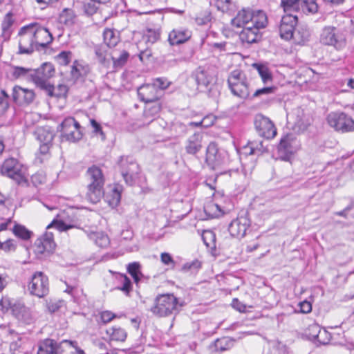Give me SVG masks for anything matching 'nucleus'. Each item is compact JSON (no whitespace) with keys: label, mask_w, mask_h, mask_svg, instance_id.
I'll return each mask as SVG.
<instances>
[{"label":"nucleus","mask_w":354,"mask_h":354,"mask_svg":"<svg viewBox=\"0 0 354 354\" xmlns=\"http://www.w3.org/2000/svg\"><path fill=\"white\" fill-rule=\"evenodd\" d=\"M35 97V93L31 89L24 88L19 86L12 88V100L17 105L27 106L33 102Z\"/></svg>","instance_id":"18"},{"label":"nucleus","mask_w":354,"mask_h":354,"mask_svg":"<svg viewBox=\"0 0 354 354\" xmlns=\"http://www.w3.org/2000/svg\"><path fill=\"white\" fill-rule=\"evenodd\" d=\"M36 139L39 142V152L41 155L48 156L53 146L55 133L50 127H38L34 131Z\"/></svg>","instance_id":"8"},{"label":"nucleus","mask_w":354,"mask_h":354,"mask_svg":"<svg viewBox=\"0 0 354 354\" xmlns=\"http://www.w3.org/2000/svg\"><path fill=\"white\" fill-rule=\"evenodd\" d=\"M17 248V241L14 239H8L6 241L1 243L0 249L3 250L6 252H13Z\"/></svg>","instance_id":"54"},{"label":"nucleus","mask_w":354,"mask_h":354,"mask_svg":"<svg viewBox=\"0 0 354 354\" xmlns=\"http://www.w3.org/2000/svg\"><path fill=\"white\" fill-rule=\"evenodd\" d=\"M76 21L77 15L75 11L70 8H64L59 16V23L67 26H72Z\"/></svg>","instance_id":"31"},{"label":"nucleus","mask_w":354,"mask_h":354,"mask_svg":"<svg viewBox=\"0 0 354 354\" xmlns=\"http://www.w3.org/2000/svg\"><path fill=\"white\" fill-rule=\"evenodd\" d=\"M30 24L22 26L17 34L19 55H31L37 47Z\"/></svg>","instance_id":"6"},{"label":"nucleus","mask_w":354,"mask_h":354,"mask_svg":"<svg viewBox=\"0 0 354 354\" xmlns=\"http://www.w3.org/2000/svg\"><path fill=\"white\" fill-rule=\"evenodd\" d=\"M321 328L317 324H312L309 326L308 328L307 335L312 340H316L317 336H319L318 333L320 332Z\"/></svg>","instance_id":"64"},{"label":"nucleus","mask_w":354,"mask_h":354,"mask_svg":"<svg viewBox=\"0 0 354 354\" xmlns=\"http://www.w3.org/2000/svg\"><path fill=\"white\" fill-rule=\"evenodd\" d=\"M202 239L205 245L210 248H216V235L211 230H205L202 234Z\"/></svg>","instance_id":"46"},{"label":"nucleus","mask_w":354,"mask_h":354,"mask_svg":"<svg viewBox=\"0 0 354 354\" xmlns=\"http://www.w3.org/2000/svg\"><path fill=\"white\" fill-rule=\"evenodd\" d=\"M55 68L50 63H44L37 70H32L30 74L32 80L39 88L44 90L47 94L52 97L55 89L49 80L54 76Z\"/></svg>","instance_id":"3"},{"label":"nucleus","mask_w":354,"mask_h":354,"mask_svg":"<svg viewBox=\"0 0 354 354\" xmlns=\"http://www.w3.org/2000/svg\"><path fill=\"white\" fill-rule=\"evenodd\" d=\"M9 95L5 90L1 91L0 94V116L3 115L9 107Z\"/></svg>","instance_id":"50"},{"label":"nucleus","mask_w":354,"mask_h":354,"mask_svg":"<svg viewBox=\"0 0 354 354\" xmlns=\"http://www.w3.org/2000/svg\"><path fill=\"white\" fill-rule=\"evenodd\" d=\"M195 77L197 84L203 86H207L214 80L212 73L201 66L196 69Z\"/></svg>","instance_id":"27"},{"label":"nucleus","mask_w":354,"mask_h":354,"mask_svg":"<svg viewBox=\"0 0 354 354\" xmlns=\"http://www.w3.org/2000/svg\"><path fill=\"white\" fill-rule=\"evenodd\" d=\"M115 53L111 55V59L113 60V67L115 68L122 67L127 62L129 57V54L127 51L122 50L118 57H116Z\"/></svg>","instance_id":"40"},{"label":"nucleus","mask_w":354,"mask_h":354,"mask_svg":"<svg viewBox=\"0 0 354 354\" xmlns=\"http://www.w3.org/2000/svg\"><path fill=\"white\" fill-rule=\"evenodd\" d=\"M275 90H276V88L274 86H268V87H264L262 88L257 89L253 93L252 98L259 97V96L263 95H269V94L274 93Z\"/></svg>","instance_id":"61"},{"label":"nucleus","mask_w":354,"mask_h":354,"mask_svg":"<svg viewBox=\"0 0 354 354\" xmlns=\"http://www.w3.org/2000/svg\"><path fill=\"white\" fill-rule=\"evenodd\" d=\"M17 302L8 297H3L0 301V305L3 310L8 311L10 310L12 312L13 306Z\"/></svg>","instance_id":"55"},{"label":"nucleus","mask_w":354,"mask_h":354,"mask_svg":"<svg viewBox=\"0 0 354 354\" xmlns=\"http://www.w3.org/2000/svg\"><path fill=\"white\" fill-rule=\"evenodd\" d=\"M12 16V13L8 12L4 17L3 20L1 23V28L3 32H8L10 27L12 26L13 19Z\"/></svg>","instance_id":"58"},{"label":"nucleus","mask_w":354,"mask_h":354,"mask_svg":"<svg viewBox=\"0 0 354 354\" xmlns=\"http://www.w3.org/2000/svg\"><path fill=\"white\" fill-rule=\"evenodd\" d=\"M245 149H249V151L245 152L246 156L261 154L265 151L262 142H249L245 146Z\"/></svg>","instance_id":"41"},{"label":"nucleus","mask_w":354,"mask_h":354,"mask_svg":"<svg viewBox=\"0 0 354 354\" xmlns=\"http://www.w3.org/2000/svg\"><path fill=\"white\" fill-rule=\"evenodd\" d=\"M191 35V32L187 29H176L169 33V41L171 45H178L187 41Z\"/></svg>","instance_id":"26"},{"label":"nucleus","mask_w":354,"mask_h":354,"mask_svg":"<svg viewBox=\"0 0 354 354\" xmlns=\"http://www.w3.org/2000/svg\"><path fill=\"white\" fill-rule=\"evenodd\" d=\"M50 227H55L59 231H67L69 229L73 228L75 226L73 225L67 224L63 221L54 220L50 224L48 225V228Z\"/></svg>","instance_id":"52"},{"label":"nucleus","mask_w":354,"mask_h":354,"mask_svg":"<svg viewBox=\"0 0 354 354\" xmlns=\"http://www.w3.org/2000/svg\"><path fill=\"white\" fill-rule=\"evenodd\" d=\"M310 124V121L309 118L306 116L303 115L301 117L298 116V118L297 119L296 122H295L294 125V130L297 131L298 132H304L306 131L308 127Z\"/></svg>","instance_id":"45"},{"label":"nucleus","mask_w":354,"mask_h":354,"mask_svg":"<svg viewBox=\"0 0 354 354\" xmlns=\"http://www.w3.org/2000/svg\"><path fill=\"white\" fill-rule=\"evenodd\" d=\"M228 87L233 95L245 100L250 97V84L245 73L241 69L231 71L227 77Z\"/></svg>","instance_id":"2"},{"label":"nucleus","mask_w":354,"mask_h":354,"mask_svg":"<svg viewBox=\"0 0 354 354\" xmlns=\"http://www.w3.org/2000/svg\"><path fill=\"white\" fill-rule=\"evenodd\" d=\"M154 88V84H147L140 86L138 89L139 98L146 103L153 102L155 101V95L153 93Z\"/></svg>","instance_id":"29"},{"label":"nucleus","mask_w":354,"mask_h":354,"mask_svg":"<svg viewBox=\"0 0 354 354\" xmlns=\"http://www.w3.org/2000/svg\"><path fill=\"white\" fill-rule=\"evenodd\" d=\"M37 354H55V341L46 339L38 344Z\"/></svg>","instance_id":"33"},{"label":"nucleus","mask_w":354,"mask_h":354,"mask_svg":"<svg viewBox=\"0 0 354 354\" xmlns=\"http://www.w3.org/2000/svg\"><path fill=\"white\" fill-rule=\"evenodd\" d=\"M35 252L44 254L52 252L55 247L53 236L51 233H46L42 237L37 239L35 243Z\"/></svg>","instance_id":"20"},{"label":"nucleus","mask_w":354,"mask_h":354,"mask_svg":"<svg viewBox=\"0 0 354 354\" xmlns=\"http://www.w3.org/2000/svg\"><path fill=\"white\" fill-rule=\"evenodd\" d=\"M95 54L101 64L104 66L108 65L109 61L106 59V50L104 47L100 46H95Z\"/></svg>","instance_id":"49"},{"label":"nucleus","mask_w":354,"mask_h":354,"mask_svg":"<svg viewBox=\"0 0 354 354\" xmlns=\"http://www.w3.org/2000/svg\"><path fill=\"white\" fill-rule=\"evenodd\" d=\"M28 290L32 295L44 297L49 292L48 278L42 272H36L28 284Z\"/></svg>","instance_id":"12"},{"label":"nucleus","mask_w":354,"mask_h":354,"mask_svg":"<svg viewBox=\"0 0 354 354\" xmlns=\"http://www.w3.org/2000/svg\"><path fill=\"white\" fill-rule=\"evenodd\" d=\"M171 82L169 81L167 78H156V96L158 95V90H165L171 85Z\"/></svg>","instance_id":"56"},{"label":"nucleus","mask_w":354,"mask_h":354,"mask_svg":"<svg viewBox=\"0 0 354 354\" xmlns=\"http://www.w3.org/2000/svg\"><path fill=\"white\" fill-rule=\"evenodd\" d=\"M292 140L291 135H286L281 139L278 145L279 156L283 160H288L290 159L292 152Z\"/></svg>","instance_id":"23"},{"label":"nucleus","mask_w":354,"mask_h":354,"mask_svg":"<svg viewBox=\"0 0 354 354\" xmlns=\"http://www.w3.org/2000/svg\"><path fill=\"white\" fill-rule=\"evenodd\" d=\"M161 262L167 265L169 268H174L176 262L171 257V254L167 252H163L160 255Z\"/></svg>","instance_id":"63"},{"label":"nucleus","mask_w":354,"mask_h":354,"mask_svg":"<svg viewBox=\"0 0 354 354\" xmlns=\"http://www.w3.org/2000/svg\"><path fill=\"white\" fill-rule=\"evenodd\" d=\"M282 17L279 26V34L281 38L288 40L292 38L295 34V28L297 24V15L290 12Z\"/></svg>","instance_id":"16"},{"label":"nucleus","mask_w":354,"mask_h":354,"mask_svg":"<svg viewBox=\"0 0 354 354\" xmlns=\"http://www.w3.org/2000/svg\"><path fill=\"white\" fill-rule=\"evenodd\" d=\"M12 232L14 234L24 241L28 240L30 239L32 235V232L28 230L25 226L15 224L12 228Z\"/></svg>","instance_id":"39"},{"label":"nucleus","mask_w":354,"mask_h":354,"mask_svg":"<svg viewBox=\"0 0 354 354\" xmlns=\"http://www.w3.org/2000/svg\"><path fill=\"white\" fill-rule=\"evenodd\" d=\"M122 191V187L119 185H115L111 189V193L105 196V200L111 207H115L118 205L121 199Z\"/></svg>","instance_id":"30"},{"label":"nucleus","mask_w":354,"mask_h":354,"mask_svg":"<svg viewBox=\"0 0 354 354\" xmlns=\"http://www.w3.org/2000/svg\"><path fill=\"white\" fill-rule=\"evenodd\" d=\"M82 351L77 347L76 342L63 340L59 344L55 342V354H80Z\"/></svg>","instance_id":"24"},{"label":"nucleus","mask_w":354,"mask_h":354,"mask_svg":"<svg viewBox=\"0 0 354 354\" xmlns=\"http://www.w3.org/2000/svg\"><path fill=\"white\" fill-rule=\"evenodd\" d=\"M319 41L323 45L333 46L337 50L344 48L346 45V35L333 26H326L322 29Z\"/></svg>","instance_id":"4"},{"label":"nucleus","mask_w":354,"mask_h":354,"mask_svg":"<svg viewBox=\"0 0 354 354\" xmlns=\"http://www.w3.org/2000/svg\"><path fill=\"white\" fill-rule=\"evenodd\" d=\"M183 302H179L176 297L171 294L161 295L156 297V314L160 316H167L178 307L183 306Z\"/></svg>","instance_id":"11"},{"label":"nucleus","mask_w":354,"mask_h":354,"mask_svg":"<svg viewBox=\"0 0 354 354\" xmlns=\"http://www.w3.org/2000/svg\"><path fill=\"white\" fill-rule=\"evenodd\" d=\"M0 172L2 175L13 179L19 185H24L27 182L24 168L16 158L6 159L0 165Z\"/></svg>","instance_id":"5"},{"label":"nucleus","mask_w":354,"mask_h":354,"mask_svg":"<svg viewBox=\"0 0 354 354\" xmlns=\"http://www.w3.org/2000/svg\"><path fill=\"white\" fill-rule=\"evenodd\" d=\"M255 129L261 137L267 139L273 138L277 134V129L273 122L262 114H258L254 118Z\"/></svg>","instance_id":"14"},{"label":"nucleus","mask_w":354,"mask_h":354,"mask_svg":"<svg viewBox=\"0 0 354 354\" xmlns=\"http://www.w3.org/2000/svg\"><path fill=\"white\" fill-rule=\"evenodd\" d=\"M215 120L216 119L214 117L210 115V116L205 117L201 121H200L198 122H189V124L192 127L203 126L204 127H208L214 123Z\"/></svg>","instance_id":"53"},{"label":"nucleus","mask_w":354,"mask_h":354,"mask_svg":"<svg viewBox=\"0 0 354 354\" xmlns=\"http://www.w3.org/2000/svg\"><path fill=\"white\" fill-rule=\"evenodd\" d=\"M86 183V199L97 203L104 196L105 176L102 170L95 165L88 168L85 174Z\"/></svg>","instance_id":"1"},{"label":"nucleus","mask_w":354,"mask_h":354,"mask_svg":"<svg viewBox=\"0 0 354 354\" xmlns=\"http://www.w3.org/2000/svg\"><path fill=\"white\" fill-rule=\"evenodd\" d=\"M206 162L212 169H216L223 163V156L219 151L217 145L211 142L206 151Z\"/></svg>","instance_id":"19"},{"label":"nucleus","mask_w":354,"mask_h":354,"mask_svg":"<svg viewBox=\"0 0 354 354\" xmlns=\"http://www.w3.org/2000/svg\"><path fill=\"white\" fill-rule=\"evenodd\" d=\"M261 35L255 26H245L239 34V38L243 43L251 44L261 39Z\"/></svg>","instance_id":"22"},{"label":"nucleus","mask_w":354,"mask_h":354,"mask_svg":"<svg viewBox=\"0 0 354 354\" xmlns=\"http://www.w3.org/2000/svg\"><path fill=\"white\" fill-rule=\"evenodd\" d=\"M12 314L19 321L26 324H30L33 321V316L30 310L23 303L19 301L14 305Z\"/></svg>","instance_id":"21"},{"label":"nucleus","mask_w":354,"mask_h":354,"mask_svg":"<svg viewBox=\"0 0 354 354\" xmlns=\"http://www.w3.org/2000/svg\"><path fill=\"white\" fill-rule=\"evenodd\" d=\"M33 30L37 50H41L49 45L53 39L52 34L48 29L44 28L39 23H30Z\"/></svg>","instance_id":"15"},{"label":"nucleus","mask_w":354,"mask_h":354,"mask_svg":"<svg viewBox=\"0 0 354 354\" xmlns=\"http://www.w3.org/2000/svg\"><path fill=\"white\" fill-rule=\"evenodd\" d=\"M122 277L123 278V284L121 287L117 288V289L124 292L128 295L132 289L131 281L126 275H122Z\"/></svg>","instance_id":"62"},{"label":"nucleus","mask_w":354,"mask_h":354,"mask_svg":"<svg viewBox=\"0 0 354 354\" xmlns=\"http://www.w3.org/2000/svg\"><path fill=\"white\" fill-rule=\"evenodd\" d=\"M204 209L206 214L210 218H217L224 214V211L221 207L218 204L213 202L208 203L204 207Z\"/></svg>","instance_id":"38"},{"label":"nucleus","mask_w":354,"mask_h":354,"mask_svg":"<svg viewBox=\"0 0 354 354\" xmlns=\"http://www.w3.org/2000/svg\"><path fill=\"white\" fill-rule=\"evenodd\" d=\"M118 166L125 183L132 185L140 171L138 165L131 158L122 156L118 162Z\"/></svg>","instance_id":"10"},{"label":"nucleus","mask_w":354,"mask_h":354,"mask_svg":"<svg viewBox=\"0 0 354 354\" xmlns=\"http://www.w3.org/2000/svg\"><path fill=\"white\" fill-rule=\"evenodd\" d=\"M86 75V70L84 66L75 61L72 66L71 77L74 82L82 81L83 77Z\"/></svg>","instance_id":"37"},{"label":"nucleus","mask_w":354,"mask_h":354,"mask_svg":"<svg viewBox=\"0 0 354 354\" xmlns=\"http://www.w3.org/2000/svg\"><path fill=\"white\" fill-rule=\"evenodd\" d=\"M109 0H87L84 3L85 12L88 15H93L98 9V4L105 3Z\"/></svg>","instance_id":"42"},{"label":"nucleus","mask_w":354,"mask_h":354,"mask_svg":"<svg viewBox=\"0 0 354 354\" xmlns=\"http://www.w3.org/2000/svg\"><path fill=\"white\" fill-rule=\"evenodd\" d=\"M110 333L111 340L124 342L127 338L126 331L121 328H112Z\"/></svg>","instance_id":"48"},{"label":"nucleus","mask_w":354,"mask_h":354,"mask_svg":"<svg viewBox=\"0 0 354 354\" xmlns=\"http://www.w3.org/2000/svg\"><path fill=\"white\" fill-rule=\"evenodd\" d=\"M171 131H172L171 135L173 136L178 137L184 135L186 133L187 128L185 124L180 122L177 121L172 124Z\"/></svg>","instance_id":"51"},{"label":"nucleus","mask_w":354,"mask_h":354,"mask_svg":"<svg viewBox=\"0 0 354 354\" xmlns=\"http://www.w3.org/2000/svg\"><path fill=\"white\" fill-rule=\"evenodd\" d=\"M46 178L43 173H36L31 176V182L34 186L38 187L46 183Z\"/></svg>","instance_id":"59"},{"label":"nucleus","mask_w":354,"mask_h":354,"mask_svg":"<svg viewBox=\"0 0 354 354\" xmlns=\"http://www.w3.org/2000/svg\"><path fill=\"white\" fill-rule=\"evenodd\" d=\"M327 122L336 131L342 132L354 131V120L344 113H330L327 116Z\"/></svg>","instance_id":"9"},{"label":"nucleus","mask_w":354,"mask_h":354,"mask_svg":"<svg viewBox=\"0 0 354 354\" xmlns=\"http://www.w3.org/2000/svg\"><path fill=\"white\" fill-rule=\"evenodd\" d=\"M62 138L69 142H77L82 138L80 124L74 118H66L61 124Z\"/></svg>","instance_id":"13"},{"label":"nucleus","mask_w":354,"mask_h":354,"mask_svg":"<svg viewBox=\"0 0 354 354\" xmlns=\"http://www.w3.org/2000/svg\"><path fill=\"white\" fill-rule=\"evenodd\" d=\"M285 12H296L304 14H315L318 11L315 0H281Z\"/></svg>","instance_id":"7"},{"label":"nucleus","mask_w":354,"mask_h":354,"mask_svg":"<svg viewBox=\"0 0 354 354\" xmlns=\"http://www.w3.org/2000/svg\"><path fill=\"white\" fill-rule=\"evenodd\" d=\"M88 237L100 248H105L109 244L108 236L102 232H91L88 234Z\"/></svg>","instance_id":"36"},{"label":"nucleus","mask_w":354,"mask_h":354,"mask_svg":"<svg viewBox=\"0 0 354 354\" xmlns=\"http://www.w3.org/2000/svg\"><path fill=\"white\" fill-rule=\"evenodd\" d=\"M309 37L310 32L306 28H299L296 31H295L292 39L295 41V42L301 44L308 41Z\"/></svg>","instance_id":"44"},{"label":"nucleus","mask_w":354,"mask_h":354,"mask_svg":"<svg viewBox=\"0 0 354 354\" xmlns=\"http://www.w3.org/2000/svg\"><path fill=\"white\" fill-rule=\"evenodd\" d=\"M250 226V220L246 214L239 215L230 223L228 230L232 236L243 238Z\"/></svg>","instance_id":"17"},{"label":"nucleus","mask_w":354,"mask_h":354,"mask_svg":"<svg viewBox=\"0 0 354 354\" xmlns=\"http://www.w3.org/2000/svg\"><path fill=\"white\" fill-rule=\"evenodd\" d=\"M104 41L109 47H115L120 41V37L113 29L106 28L103 32Z\"/></svg>","instance_id":"35"},{"label":"nucleus","mask_w":354,"mask_h":354,"mask_svg":"<svg viewBox=\"0 0 354 354\" xmlns=\"http://www.w3.org/2000/svg\"><path fill=\"white\" fill-rule=\"evenodd\" d=\"M253 67L257 70L262 81L264 83H267L272 80L271 73L267 66L262 64H254Z\"/></svg>","instance_id":"47"},{"label":"nucleus","mask_w":354,"mask_h":354,"mask_svg":"<svg viewBox=\"0 0 354 354\" xmlns=\"http://www.w3.org/2000/svg\"><path fill=\"white\" fill-rule=\"evenodd\" d=\"M252 10L250 9H242L236 16L232 19V24L236 27H245L252 24Z\"/></svg>","instance_id":"25"},{"label":"nucleus","mask_w":354,"mask_h":354,"mask_svg":"<svg viewBox=\"0 0 354 354\" xmlns=\"http://www.w3.org/2000/svg\"><path fill=\"white\" fill-rule=\"evenodd\" d=\"M32 70L21 66H13L12 76L15 79L27 78L30 80V74Z\"/></svg>","instance_id":"43"},{"label":"nucleus","mask_w":354,"mask_h":354,"mask_svg":"<svg viewBox=\"0 0 354 354\" xmlns=\"http://www.w3.org/2000/svg\"><path fill=\"white\" fill-rule=\"evenodd\" d=\"M140 265L138 262H132L129 263L127 265V271L131 274V276L133 277L134 282L136 283H138L141 281L147 280V277H145L141 272H140Z\"/></svg>","instance_id":"32"},{"label":"nucleus","mask_w":354,"mask_h":354,"mask_svg":"<svg viewBox=\"0 0 354 354\" xmlns=\"http://www.w3.org/2000/svg\"><path fill=\"white\" fill-rule=\"evenodd\" d=\"M318 335L319 336H317L315 341L322 344H327L330 339V333L324 328H321L320 332L318 333Z\"/></svg>","instance_id":"60"},{"label":"nucleus","mask_w":354,"mask_h":354,"mask_svg":"<svg viewBox=\"0 0 354 354\" xmlns=\"http://www.w3.org/2000/svg\"><path fill=\"white\" fill-rule=\"evenodd\" d=\"M71 59V53L62 51L57 56V61L61 65H67Z\"/></svg>","instance_id":"57"},{"label":"nucleus","mask_w":354,"mask_h":354,"mask_svg":"<svg viewBox=\"0 0 354 354\" xmlns=\"http://www.w3.org/2000/svg\"><path fill=\"white\" fill-rule=\"evenodd\" d=\"M202 148V136L200 133H194L190 136L185 146L186 152L194 155Z\"/></svg>","instance_id":"28"},{"label":"nucleus","mask_w":354,"mask_h":354,"mask_svg":"<svg viewBox=\"0 0 354 354\" xmlns=\"http://www.w3.org/2000/svg\"><path fill=\"white\" fill-rule=\"evenodd\" d=\"M268 23V19L266 13L262 10H252V26L258 29L265 28Z\"/></svg>","instance_id":"34"}]
</instances>
